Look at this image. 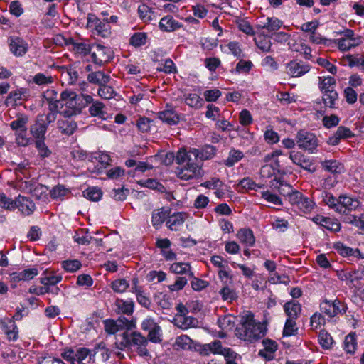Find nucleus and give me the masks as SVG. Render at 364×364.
I'll return each mask as SVG.
<instances>
[{"instance_id": "nucleus-1", "label": "nucleus", "mask_w": 364, "mask_h": 364, "mask_svg": "<svg viewBox=\"0 0 364 364\" xmlns=\"http://www.w3.org/2000/svg\"><path fill=\"white\" fill-rule=\"evenodd\" d=\"M176 160L181 166L176 171L179 178L188 181L202 176L201 164L193 159L186 151H178Z\"/></svg>"}, {"instance_id": "nucleus-2", "label": "nucleus", "mask_w": 364, "mask_h": 364, "mask_svg": "<svg viewBox=\"0 0 364 364\" xmlns=\"http://www.w3.org/2000/svg\"><path fill=\"white\" fill-rule=\"evenodd\" d=\"M84 105L81 97L72 90H65L60 93V114L64 117H71L80 114Z\"/></svg>"}, {"instance_id": "nucleus-3", "label": "nucleus", "mask_w": 364, "mask_h": 364, "mask_svg": "<svg viewBox=\"0 0 364 364\" xmlns=\"http://www.w3.org/2000/svg\"><path fill=\"white\" fill-rule=\"evenodd\" d=\"M149 341L146 337L141 335L139 332H132L130 333H124L122 345L136 352L138 355L145 358H151L148 349Z\"/></svg>"}, {"instance_id": "nucleus-4", "label": "nucleus", "mask_w": 364, "mask_h": 364, "mask_svg": "<svg viewBox=\"0 0 364 364\" xmlns=\"http://www.w3.org/2000/svg\"><path fill=\"white\" fill-rule=\"evenodd\" d=\"M242 330L245 341L252 342L265 335V328L260 323H257L251 314L242 318Z\"/></svg>"}, {"instance_id": "nucleus-5", "label": "nucleus", "mask_w": 364, "mask_h": 364, "mask_svg": "<svg viewBox=\"0 0 364 364\" xmlns=\"http://www.w3.org/2000/svg\"><path fill=\"white\" fill-rule=\"evenodd\" d=\"M337 33L341 35V37L331 40V46L335 44L341 51H348L352 48L358 46L362 43L361 37L355 35L351 29L346 28Z\"/></svg>"}, {"instance_id": "nucleus-6", "label": "nucleus", "mask_w": 364, "mask_h": 364, "mask_svg": "<svg viewBox=\"0 0 364 364\" xmlns=\"http://www.w3.org/2000/svg\"><path fill=\"white\" fill-rule=\"evenodd\" d=\"M296 142L299 149L314 153L318 145V141L313 133L300 130L296 135Z\"/></svg>"}, {"instance_id": "nucleus-7", "label": "nucleus", "mask_w": 364, "mask_h": 364, "mask_svg": "<svg viewBox=\"0 0 364 364\" xmlns=\"http://www.w3.org/2000/svg\"><path fill=\"white\" fill-rule=\"evenodd\" d=\"M290 203L295 210H298L303 213H309L316 207L314 200L299 191H295L294 193L290 196Z\"/></svg>"}, {"instance_id": "nucleus-8", "label": "nucleus", "mask_w": 364, "mask_h": 364, "mask_svg": "<svg viewBox=\"0 0 364 364\" xmlns=\"http://www.w3.org/2000/svg\"><path fill=\"white\" fill-rule=\"evenodd\" d=\"M204 349L208 350L214 354L223 355L226 360V364H237L235 360L239 355L231 348L223 347L219 341L206 344Z\"/></svg>"}, {"instance_id": "nucleus-9", "label": "nucleus", "mask_w": 364, "mask_h": 364, "mask_svg": "<svg viewBox=\"0 0 364 364\" xmlns=\"http://www.w3.org/2000/svg\"><path fill=\"white\" fill-rule=\"evenodd\" d=\"M320 310L329 318H333L338 315L344 314L346 311V306L338 299L334 301L324 299L320 304Z\"/></svg>"}, {"instance_id": "nucleus-10", "label": "nucleus", "mask_w": 364, "mask_h": 364, "mask_svg": "<svg viewBox=\"0 0 364 364\" xmlns=\"http://www.w3.org/2000/svg\"><path fill=\"white\" fill-rule=\"evenodd\" d=\"M90 54L93 62L100 65L107 63L113 58V53L110 48L100 44L92 46Z\"/></svg>"}, {"instance_id": "nucleus-11", "label": "nucleus", "mask_w": 364, "mask_h": 364, "mask_svg": "<svg viewBox=\"0 0 364 364\" xmlns=\"http://www.w3.org/2000/svg\"><path fill=\"white\" fill-rule=\"evenodd\" d=\"M286 73L291 77H300L310 71L311 66L301 60H293L285 65Z\"/></svg>"}, {"instance_id": "nucleus-12", "label": "nucleus", "mask_w": 364, "mask_h": 364, "mask_svg": "<svg viewBox=\"0 0 364 364\" xmlns=\"http://www.w3.org/2000/svg\"><path fill=\"white\" fill-rule=\"evenodd\" d=\"M187 152L193 159L202 165L203 161L210 159L215 155L216 149L213 146L206 145L201 149H191Z\"/></svg>"}, {"instance_id": "nucleus-13", "label": "nucleus", "mask_w": 364, "mask_h": 364, "mask_svg": "<svg viewBox=\"0 0 364 364\" xmlns=\"http://www.w3.org/2000/svg\"><path fill=\"white\" fill-rule=\"evenodd\" d=\"M360 206V201L357 199L346 196H341L338 198L336 212L341 214H348L352 210H356Z\"/></svg>"}, {"instance_id": "nucleus-14", "label": "nucleus", "mask_w": 364, "mask_h": 364, "mask_svg": "<svg viewBox=\"0 0 364 364\" xmlns=\"http://www.w3.org/2000/svg\"><path fill=\"white\" fill-rule=\"evenodd\" d=\"M44 118V114H38L35 122L30 127V132L35 141L45 140V134L48 127Z\"/></svg>"}, {"instance_id": "nucleus-15", "label": "nucleus", "mask_w": 364, "mask_h": 364, "mask_svg": "<svg viewBox=\"0 0 364 364\" xmlns=\"http://www.w3.org/2000/svg\"><path fill=\"white\" fill-rule=\"evenodd\" d=\"M87 27L94 29L96 33L101 36H106L109 29V22L102 21L100 18L93 14L87 15Z\"/></svg>"}, {"instance_id": "nucleus-16", "label": "nucleus", "mask_w": 364, "mask_h": 364, "mask_svg": "<svg viewBox=\"0 0 364 364\" xmlns=\"http://www.w3.org/2000/svg\"><path fill=\"white\" fill-rule=\"evenodd\" d=\"M130 328L132 323L125 317L119 318L117 321L107 320L105 321V330L109 334H114L123 328Z\"/></svg>"}, {"instance_id": "nucleus-17", "label": "nucleus", "mask_w": 364, "mask_h": 364, "mask_svg": "<svg viewBox=\"0 0 364 364\" xmlns=\"http://www.w3.org/2000/svg\"><path fill=\"white\" fill-rule=\"evenodd\" d=\"M353 136L354 134L349 128L344 126H340L334 134L328 137L327 144L331 146H336L340 143L341 140L349 139Z\"/></svg>"}, {"instance_id": "nucleus-18", "label": "nucleus", "mask_w": 364, "mask_h": 364, "mask_svg": "<svg viewBox=\"0 0 364 364\" xmlns=\"http://www.w3.org/2000/svg\"><path fill=\"white\" fill-rule=\"evenodd\" d=\"M157 116L163 122L169 125L177 124L180 121V115L169 105H167L164 110L159 112Z\"/></svg>"}, {"instance_id": "nucleus-19", "label": "nucleus", "mask_w": 364, "mask_h": 364, "mask_svg": "<svg viewBox=\"0 0 364 364\" xmlns=\"http://www.w3.org/2000/svg\"><path fill=\"white\" fill-rule=\"evenodd\" d=\"M110 358V352L107 348L105 343H98L93 350V353L90 357L94 363L97 364H103Z\"/></svg>"}, {"instance_id": "nucleus-20", "label": "nucleus", "mask_w": 364, "mask_h": 364, "mask_svg": "<svg viewBox=\"0 0 364 364\" xmlns=\"http://www.w3.org/2000/svg\"><path fill=\"white\" fill-rule=\"evenodd\" d=\"M311 220L316 224L323 227L328 230L338 232L341 230L340 223L335 219L317 215L312 218Z\"/></svg>"}, {"instance_id": "nucleus-21", "label": "nucleus", "mask_w": 364, "mask_h": 364, "mask_svg": "<svg viewBox=\"0 0 364 364\" xmlns=\"http://www.w3.org/2000/svg\"><path fill=\"white\" fill-rule=\"evenodd\" d=\"M289 159L294 164L301 167L305 170H308L311 172L314 171V168H311L313 165L311 161L300 151H291L289 153Z\"/></svg>"}, {"instance_id": "nucleus-22", "label": "nucleus", "mask_w": 364, "mask_h": 364, "mask_svg": "<svg viewBox=\"0 0 364 364\" xmlns=\"http://www.w3.org/2000/svg\"><path fill=\"white\" fill-rule=\"evenodd\" d=\"M187 218L186 213H175L168 216L166 225L167 228L172 231H177L183 225Z\"/></svg>"}, {"instance_id": "nucleus-23", "label": "nucleus", "mask_w": 364, "mask_h": 364, "mask_svg": "<svg viewBox=\"0 0 364 364\" xmlns=\"http://www.w3.org/2000/svg\"><path fill=\"white\" fill-rule=\"evenodd\" d=\"M282 21L277 18L268 17L265 21L257 25V29L261 31L265 29L272 35L282 27Z\"/></svg>"}, {"instance_id": "nucleus-24", "label": "nucleus", "mask_w": 364, "mask_h": 364, "mask_svg": "<svg viewBox=\"0 0 364 364\" xmlns=\"http://www.w3.org/2000/svg\"><path fill=\"white\" fill-rule=\"evenodd\" d=\"M169 214L170 210L168 208L164 207L154 210L151 214V223L153 227L156 230L159 229L164 222H166Z\"/></svg>"}, {"instance_id": "nucleus-25", "label": "nucleus", "mask_w": 364, "mask_h": 364, "mask_svg": "<svg viewBox=\"0 0 364 364\" xmlns=\"http://www.w3.org/2000/svg\"><path fill=\"white\" fill-rule=\"evenodd\" d=\"M16 208L25 215H29L36 209L35 203L29 198L19 195L16 198Z\"/></svg>"}, {"instance_id": "nucleus-26", "label": "nucleus", "mask_w": 364, "mask_h": 364, "mask_svg": "<svg viewBox=\"0 0 364 364\" xmlns=\"http://www.w3.org/2000/svg\"><path fill=\"white\" fill-rule=\"evenodd\" d=\"M9 48L16 56H22L28 50L27 43L20 38H11L9 39Z\"/></svg>"}, {"instance_id": "nucleus-27", "label": "nucleus", "mask_w": 364, "mask_h": 364, "mask_svg": "<svg viewBox=\"0 0 364 364\" xmlns=\"http://www.w3.org/2000/svg\"><path fill=\"white\" fill-rule=\"evenodd\" d=\"M159 26L162 31L173 32L180 28L182 25L173 16L168 15L160 20Z\"/></svg>"}, {"instance_id": "nucleus-28", "label": "nucleus", "mask_w": 364, "mask_h": 364, "mask_svg": "<svg viewBox=\"0 0 364 364\" xmlns=\"http://www.w3.org/2000/svg\"><path fill=\"white\" fill-rule=\"evenodd\" d=\"M272 186L277 190V191L284 196H287L289 198V201L290 202V196L294 193L296 191H294L293 187L284 181L281 178H275L273 181H272Z\"/></svg>"}, {"instance_id": "nucleus-29", "label": "nucleus", "mask_w": 364, "mask_h": 364, "mask_svg": "<svg viewBox=\"0 0 364 364\" xmlns=\"http://www.w3.org/2000/svg\"><path fill=\"white\" fill-rule=\"evenodd\" d=\"M65 118L58 121V128L61 134L70 136L75 132L77 126V123L71 117Z\"/></svg>"}, {"instance_id": "nucleus-30", "label": "nucleus", "mask_w": 364, "mask_h": 364, "mask_svg": "<svg viewBox=\"0 0 364 364\" xmlns=\"http://www.w3.org/2000/svg\"><path fill=\"white\" fill-rule=\"evenodd\" d=\"M28 96V92L26 88H20L11 91L6 99L7 106L14 107L18 101L25 100Z\"/></svg>"}, {"instance_id": "nucleus-31", "label": "nucleus", "mask_w": 364, "mask_h": 364, "mask_svg": "<svg viewBox=\"0 0 364 364\" xmlns=\"http://www.w3.org/2000/svg\"><path fill=\"white\" fill-rule=\"evenodd\" d=\"M262 344L264 349L259 350V355L269 360L273 359L274 354L277 350V342L270 339H264L262 341Z\"/></svg>"}, {"instance_id": "nucleus-32", "label": "nucleus", "mask_w": 364, "mask_h": 364, "mask_svg": "<svg viewBox=\"0 0 364 364\" xmlns=\"http://www.w3.org/2000/svg\"><path fill=\"white\" fill-rule=\"evenodd\" d=\"M43 97L48 105L49 110H59L60 98L58 99V93L54 90H47L43 92Z\"/></svg>"}, {"instance_id": "nucleus-33", "label": "nucleus", "mask_w": 364, "mask_h": 364, "mask_svg": "<svg viewBox=\"0 0 364 364\" xmlns=\"http://www.w3.org/2000/svg\"><path fill=\"white\" fill-rule=\"evenodd\" d=\"M237 237L239 241L248 247H252L255 245V238L253 232L250 228H241L237 231Z\"/></svg>"}, {"instance_id": "nucleus-34", "label": "nucleus", "mask_w": 364, "mask_h": 364, "mask_svg": "<svg viewBox=\"0 0 364 364\" xmlns=\"http://www.w3.org/2000/svg\"><path fill=\"white\" fill-rule=\"evenodd\" d=\"M257 36L255 37L254 41L256 46L263 52L270 51L272 42L268 36L264 35L262 31H257Z\"/></svg>"}, {"instance_id": "nucleus-35", "label": "nucleus", "mask_w": 364, "mask_h": 364, "mask_svg": "<svg viewBox=\"0 0 364 364\" xmlns=\"http://www.w3.org/2000/svg\"><path fill=\"white\" fill-rule=\"evenodd\" d=\"M89 82L100 86L107 84L110 80V76L102 71L91 72L87 77Z\"/></svg>"}, {"instance_id": "nucleus-36", "label": "nucleus", "mask_w": 364, "mask_h": 364, "mask_svg": "<svg viewBox=\"0 0 364 364\" xmlns=\"http://www.w3.org/2000/svg\"><path fill=\"white\" fill-rule=\"evenodd\" d=\"M220 48L225 53L232 54L237 58H240L244 56L241 46L240 43L237 41H231L224 46L221 45Z\"/></svg>"}, {"instance_id": "nucleus-37", "label": "nucleus", "mask_w": 364, "mask_h": 364, "mask_svg": "<svg viewBox=\"0 0 364 364\" xmlns=\"http://www.w3.org/2000/svg\"><path fill=\"white\" fill-rule=\"evenodd\" d=\"M89 113L92 117L102 119H105L107 117L105 105L100 101H95L89 107Z\"/></svg>"}, {"instance_id": "nucleus-38", "label": "nucleus", "mask_w": 364, "mask_h": 364, "mask_svg": "<svg viewBox=\"0 0 364 364\" xmlns=\"http://www.w3.org/2000/svg\"><path fill=\"white\" fill-rule=\"evenodd\" d=\"M117 311L127 315H130L134 311V304L132 300H123L117 299L115 301Z\"/></svg>"}, {"instance_id": "nucleus-39", "label": "nucleus", "mask_w": 364, "mask_h": 364, "mask_svg": "<svg viewBox=\"0 0 364 364\" xmlns=\"http://www.w3.org/2000/svg\"><path fill=\"white\" fill-rule=\"evenodd\" d=\"M70 189L63 185H57L50 191V196L54 200H63L65 197L70 194Z\"/></svg>"}, {"instance_id": "nucleus-40", "label": "nucleus", "mask_w": 364, "mask_h": 364, "mask_svg": "<svg viewBox=\"0 0 364 364\" xmlns=\"http://www.w3.org/2000/svg\"><path fill=\"white\" fill-rule=\"evenodd\" d=\"M284 309L289 318H296L301 311V305L295 301L286 303Z\"/></svg>"}, {"instance_id": "nucleus-41", "label": "nucleus", "mask_w": 364, "mask_h": 364, "mask_svg": "<svg viewBox=\"0 0 364 364\" xmlns=\"http://www.w3.org/2000/svg\"><path fill=\"white\" fill-rule=\"evenodd\" d=\"M28 122V117L24 114L17 116V118L10 123V127L12 130L16 132H21L22 130L27 129V124Z\"/></svg>"}, {"instance_id": "nucleus-42", "label": "nucleus", "mask_w": 364, "mask_h": 364, "mask_svg": "<svg viewBox=\"0 0 364 364\" xmlns=\"http://www.w3.org/2000/svg\"><path fill=\"white\" fill-rule=\"evenodd\" d=\"M197 323V320L192 316L180 315L176 318V326L182 329H187L193 327Z\"/></svg>"}, {"instance_id": "nucleus-43", "label": "nucleus", "mask_w": 364, "mask_h": 364, "mask_svg": "<svg viewBox=\"0 0 364 364\" xmlns=\"http://www.w3.org/2000/svg\"><path fill=\"white\" fill-rule=\"evenodd\" d=\"M322 168L331 173H341L344 167L342 164L336 160H326L321 162Z\"/></svg>"}, {"instance_id": "nucleus-44", "label": "nucleus", "mask_w": 364, "mask_h": 364, "mask_svg": "<svg viewBox=\"0 0 364 364\" xmlns=\"http://www.w3.org/2000/svg\"><path fill=\"white\" fill-rule=\"evenodd\" d=\"M193 341L186 335H181L176 338L174 347L176 350H188L192 348Z\"/></svg>"}, {"instance_id": "nucleus-45", "label": "nucleus", "mask_w": 364, "mask_h": 364, "mask_svg": "<svg viewBox=\"0 0 364 364\" xmlns=\"http://www.w3.org/2000/svg\"><path fill=\"white\" fill-rule=\"evenodd\" d=\"M319 88L323 93L335 90L334 87L336 85V80L334 77L328 76L323 78L319 77Z\"/></svg>"}, {"instance_id": "nucleus-46", "label": "nucleus", "mask_w": 364, "mask_h": 364, "mask_svg": "<svg viewBox=\"0 0 364 364\" xmlns=\"http://www.w3.org/2000/svg\"><path fill=\"white\" fill-rule=\"evenodd\" d=\"M32 82L39 86H46L53 83L54 78L50 75L38 73L33 77Z\"/></svg>"}, {"instance_id": "nucleus-47", "label": "nucleus", "mask_w": 364, "mask_h": 364, "mask_svg": "<svg viewBox=\"0 0 364 364\" xmlns=\"http://www.w3.org/2000/svg\"><path fill=\"white\" fill-rule=\"evenodd\" d=\"M244 157L243 153L237 149H231L228 157L225 160L224 164L228 167L234 166Z\"/></svg>"}, {"instance_id": "nucleus-48", "label": "nucleus", "mask_w": 364, "mask_h": 364, "mask_svg": "<svg viewBox=\"0 0 364 364\" xmlns=\"http://www.w3.org/2000/svg\"><path fill=\"white\" fill-rule=\"evenodd\" d=\"M185 103L191 107L199 109L203 105V100L195 93H190L185 97Z\"/></svg>"}, {"instance_id": "nucleus-49", "label": "nucleus", "mask_w": 364, "mask_h": 364, "mask_svg": "<svg viewBox=\"0 0 364 364\" xmlns=\"http://www.w3.org/2000/svg\"><path fill=\"white\" fill-rule=\"evenodd\" d=\"M132 291L136 294V299L139 304L146 309L150 308L151 304V300L141 289L135 285L134 287H132Z\"/></svg>"}, {"instance_id": "nucleus-50", "label": "nucleus", "mask_w": 364, "mask_h": 364, "mask_svg": "<svg viewBox=\"0 0 364 364\" xmlns=\"http://www.w3.org/2000/svg\"><path fill=\"white\" fill-rule=\"evenodd\" d=\"M138 14L139 18L144 22H149L153 18L154 11L151 8H150L146 4H141L138 7Z\"/></svg>"}, {"instance_id": "nucleus-51", "label": "nucleus", "mask_w": 364, "mask_h": 364, "mask_svg": "<svg viewBox=\"0 0 364 364\" xmlns=\"http://www.w3.org/2000/svg\"><path fill=\"white\" fill-rule=\"evenodd\" d=\"M318 342L323 348L330 349L332 348L333 340L326 331L321 330L318 334Z\"/></svg>"}, {"instance_id": "nucleus-52", "label": "nucleus", "mask_w": 364, "mask_h": 364, "mask_svg": "<svg viewBox=\"0 0 364 364\" xmlns=\"http://www.w3.org/2000/svg\"><path fill=\"white\" fill-rule=\"evenodd\" d=\"M170 269L175 274H189L192 275L191 267L188 263L176 262L171 264Z\"/></svg>"}, {"instance_id": "nucleus-53", "label": "nucleus", "mask_w": 364, "mask_h": 364, "mask_svg": "<svg viewBox=\"0 0 364 364\" xmlns=\"http://www.w3.org/2000/svg\"><path fill=\"white\" fill-rule=\"evenodd\" d=\"M219 326L225 331H231L235 326V318L231 315H225L218 319Z\"/></svg>"}, {"instance_id": "nucleus-54", "label": "nucleus", "mask_w": 364, "mask_h": 364, "mask_svg": "<svg viewBox=\"0 0 364 364\" xmlns=\"http://www.w3.org/2000/svg\"><path fill=\"white\" fill-rule=\"evenodd\" d=\"M84 196L92 201H98L101 199L102 191L97 187H90L83 191Z\"/></svg>"}, {"instance_id": "nucleus-55", "label": "nucleus", "mask_w": 364, "mask_h": 364, "mask_svg": "<svg viewBox=\"0 0 364 364\" xmlns=\"http://www.w3.org/2000/svg\"><path fill=\"white\" fill-rule=\"evenodd\" d=\"M69 44L73 46V50L77 53L86 55L91 52L92 47L87 43L75 42L73 39H70Z\"/></svg>"}, {"instance_id": "nucleus-56", "label": "nucleus", "mask_w": 364, "mask_h": 364, "mask_svg": "<svg viewBox=\"0 0 364 364\" xmlns=\"http://www.w3.org/2000/svg\"><path fill=\"white\" fill-rule=\"evenodd\" d=\"M129 287V282L125 279H118L113 281L111 284V287L114 292L123 293Z\"/></svg>"}, {"instance_id": "nucleus-57", "label": "nucleus", "mask_w": 364, "mask_h": 364, "mask_svg": "<svg viewBox=\"0 0 364 364\" xmlns=\"http://www.w3.org/2000/svg\"><path fill=\"white\" fill-rule=\"evenodd\" d=\"M343 348L348 353L352 354L355 352L356 349V341L355 334L350 333L346 336Z\"/></svg>"}, {"instance_id": "nucleus-58", "label": "nucleus", "mask_w": 364, "mask_h": 364, "mask_svg": "<svg viewBox=\"0 0 364 364\" xmlns=\"http://www.w3.org/2000/svg\"><path fill=\"white\" fill-rule=\"evenodd\" d=\"M147 36L145 33H136L129 39V43L134 47H140L146 44Z\"/></svg>"}, {"instance_id": "nucleus-59", "label": "nucleus", "mask_w": 364, "mask_h": 364, "mask_svg": "<svg viewBox=\"0 0 364 364\" xmlns=\"http://www.w3.org/2000/svg\"><path fill=\"white\" fill-rule=\"evenodd\" d=\"M98 95L105 100H109L114 97L115 92L112 87L107 85V84H104L99 87L98 89Z\"/></svg>"}, {"instance_id": "nucleus-60", "label": "nucleus", "mask_w": 364, "mask_h": 364, "mask_svg": "<svg viewBox=\"0 0 364 364\" xmlns=\"http://www.w3.org/2000/svg\"><path fill=\"white\" fill-rule=\"evenodd\" d=\"M15 134L16 141L19 146H26L31 144V139L28 136L27 129L16 132Z\"/></svg>"}, {"instance_id": "nucleus-61", "label": "nucleus", "mask_w": 364, "mask_h": 364, "mask_svg": "<svg viewBox=\"0 0 364 364\" xmlns=\"http://www.w3.org/2000/svg\"><path fill=\"white\" fill-rule=\"evenodd\" d=\"M321 197L323 203L336 212L338 198H336L331 193L327 192H323Z\"/></svg>"}, {"instance_id": "nucleus-62", "label": "nucleus", "mask_w": 364, "mask_h": 364, "mask_svg": "<svg viewBox=\"0 0 364 364\" xmlns=\"http://www.w3.org/2000/svg\"><path fill=\"white\" fill-rule=\"evenodd\" d=\"M0 207L7 210H14L16 208V200L6 197L4 193H0Z\"/></svg>"}, {"instance_id": "nucleus-63", "label": "nucleus", "mask_w": 364, "mask_h": 364, "mask_svg": "<svg viewBox=\"0 0 364 364\" xmlns=\"http://www.w3.org/2000/svg\"><path fill=\"white\" fill-rule=\"evenodd\" d=\"M296 318H288L286 321L284 330H283V334L284 336H292L294 335L297 331V327L295 322Z\"/></svg>"}, {"instance_id": "nucleus-64", "label": "nucleus", "mask_w": 364, "mask_h": 364, "mask_svg": "<svg viewBox=\"0 0 364 364\" xmlns=\"http://www.w3.org/2000/svg\"><path fill=\"white\" fill-rule=\"evenodd\" d=\"M326 323L325 318L321 315V313L316 312L311 317V326L314 330H316L321 326H323Z\"/></svg>"}]
</instances>
